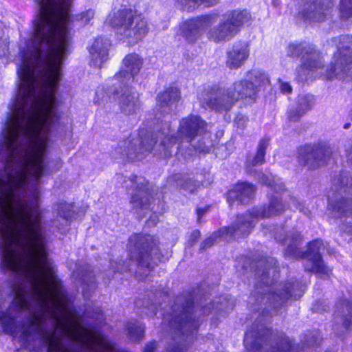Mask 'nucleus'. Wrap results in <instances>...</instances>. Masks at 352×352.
Returning a JSON list of instances; mask_svg holds the SVG:
<instances>
[{"label":"nucleus","mask_w":352,"mask_h":352,"mask_svg":"<svg viewBox=\"0 0 352 352\" xmlns=\"http://www.w3.org/2000/svg\"><path fill=\"white\" fill-rule=\"evenodd\" d=\"M126 331L131 340L139 341L143 338L144 325L140 322L130 321L126 324Z\"/></svg>","instance_id":"28"},{"label":"nucleus","mask_w":352,"mask_h":352,"mask_svg":"<svg viewBox=\"0 0 352 352\" xmlns=\"http://www.w3.org/2000/svg\"><path fill=\"white\" fill-rule=\"evenodd\" d=\"M340 15L344 20L352 16V0H340Z\"/></svg>","instance_id":"32"},{"label":"nucleus","mask_w":352,"mask_h":352,"mask_svg":"<svg viewBox=\"0 0 352 352\" xmlns=\"http://www.w3.org/2000/svg\"><path fill=\"white\" fill-rule=\"evenodd\" d=\"M305 289L306 285L301 282L295 280L287 283V300L299 299L303 295Z\"/></svg>","instance_id":"30"},{"label":"nucleus","mask_w":352,"mask_h":352,"mask_svg":"<svg viewBox=\"0 0 352 352\" xmlns=\"http://www.w3.org/2000/svg\"><path fill=\"white\" fill-rule=\"evenodd\" d=\"M129 181L132 185H137L135 193L131 194V203L133 208L147 209L149 205V198L147 192L148 188L143 186L144 179L133 175Z\"/></svg>","instance_id":"23"},{"label":"nucleus","mask_w":352,"mask_h":352,"mask_svg":"<svg viewBox=\"0 0 352 352\" xmlns=\"http://www.w3.org/2000/svg\"><path fill=\"white\" fill-rule=\"evenodd\" d=\"M216 20L215 14H208L186 21L181 25L182 34L188 42H195L204 31L214 23Z\"/></svg>","instance_id":"14"},{"label":"nucleus","mask_w":352,"mask_h":352,"mask_svg":"<svg viewBox=\"0 0 352 352\" xmlns=\"http://www.w3.org/2000/svg\"><path fill=\"white\" fill-rule=\"evenodd\" d=\"M120 96L119 105L122 113L126 115L135 113L140 107V104L136 93L129 89V86L124 87L119 84Z\"/></svg>","instance_id":"21"},{"label":"nucleus","mask_w":352,"mask_h":352,"mask_svg":"<svg viewBox=\"0 0 352 352\" xmlns=\"http://www.w3.org/2000/svg\"><path fill=\"white\" fill-rule=\"evenodd\" d=\"M255 192V187L251 184L241 182L236 184L228 193V201L231 206L235 201L241 204L248 203Z\"/></svg>","instance_id":"22"},{"label":"nucleus","mask_w":352,"mask_h":352,"mask_svg":"<svg viewBox=\"0 0 352 352\" xmlns=\"http://www.w3.org/2000/svg\"><path fill=\"white\" fill-rule=\"evenodd\" d=\"M73 205L67 203H60L57 204V214L60 218L65 221V224L67 225L69 219L72 216Z\"/></svg>","instance_id":"31"},{"label":"nucleus","mask_w":352,"mask_h":352,"mask_svg":"<svg viewBox=\"0 0 352 352\" xmlns=\"http://www.w3.org/2000/svg\"><path fill=\"white\" fill-rule=\"evenodd\" d=\"M266 298L270 300V302L273 304L275 309H278L281 305L282 302H283V298L284 297L282 296L281 294H278L276 293L272 292L268 293L267 294H264V298Z\"/></svg>","instance_id":"34"},{"label":"nucleus","mask_w":352,"mask_h":352,"mask_svg":"<svg viewBox=\"0 0 352 352\" xmlns=\"http://www.w3.org/2000/svg\"><path fill=\"white\" fill-rule=\"evenodd\" d=\"M155 217H156V216L151 217V218L149 219V220L148 221V223L149 225H151V223L153 225L156 224Z\"/></svg>","instance_id":"48"},{"label":"nucleus","mask_w":352,"mask_h":352,"mask_svg":"<svg viewBox=\"0 0 352 352\" xmlns=\"http://www.w3.org/2000/svg\"><path fill=\"white\" fill-rule=\"evenodd\" d=\"M270 83L268 76L258 70L248 73L247 79L236 81L228 88L218 85H207L198 94L202 107L219 113L229 111L236 102L244 100L248 102L255 101L257 86Z\"/></svg>","instance_id":"3"},{"label":"nucleus","mask_w":352,"mask_h":352,"mask_svg":"<svg viewBox=\"0 0 352 352\" xmlns=\"http://www.w3.org/2000/svg\"><path fill=\"white\" fill-rule=\"evenodd\" d=\"M342 229L344 233L352 234V219L343 224Z\"/></svg>","instance_id":"39"},{"label":"nucleus","mask_w":352,"mask_h":352,"mask_svg":"<svg viewBox=\"0 0 352 352\" xmlns=\"http://www.w3.org/2000/svg\"><path fill=\"white\" fill-rule=\"evenodd\" d=\"M157 349V342L153 341L148 343L144 349V352H155V350Z\"/></svg>","instance_id":"40"},{"label":"nucleus","mask_w":352,"mask_h":352,"mask_svg":"<svg viewBox=\"0 0 352 352\" xmlns=\"http://www.w3.org/2000/svg\"><path fill=\"white\" fill-rule=\"evenodd\" d=\"M192 304L190 296H177L171 308V314L165 315L163 319L170 330L174 329L182 336H186V341L188 342L194 338L199 326V320L195 315Z\"/></svg>","instance_id":"7"},{"label":"nucleus","mask_w":352,"mask_h":352,"mask_svg":"<svg viewBox=\"0 0 352 352\" xmlns=\"http://www.w3.org/2000/svg\"><path fill=\"white\" fill-rule=\"evenodd\" d=\"M69 52H20L15 99L0 134V254L13 274V299L0 298L1 327H60L76 314L48 259L41 177L58 122L56 92Z\"/></svg>","instance_id":"1"},{"label":"nucleus","mask_w":352,"mask_h":352,"mask_svg":"<svg viewBox=\"0 0 352 352\" xmlns=\"http://www.w3.org/2000/svg\"><path fill=\"white\" fill-rule=\"evenodd\" d=\"M344 306L348 311V314L344 316L342 328L346 331H351L352 329V302L346 301Z\"/></svg>","instance_id":"33"},{"label":"nucleus","mask_w":352,"mask_h":352,"mask_svg":"<svg viewBox=\"0 0 352 352\" xmlns=\"http://www.w3.org/2000/svg\"><path fill=\"white\" fill-rule=\"evenodd\" d=\"M162 124L156 137L141 129L138 134L124 141L117 152L132 162L144 159L153 151L154 155L164 158L170 157L177 153L180 142H191L196 136L205 133L207 128L206 122L200 116L194 115L182 119L177 136L170 137L169 123L165 122Z\"/></svg>","instance_id":"2"},{"label":"nucleus","mask_w":352,"mask_h":352,"mask_svg":"<svg viewBox=\"0 0 352 352\" xmlns=\"http://www.w3.org/2000/svg\"><path fill=\"white\" fill-rule=\"evenodd\" d=\"M270 144L269 139L263 138L260 140L256 153L252 159H248V163L252 166L261 165L265 162V151Z\"/></svg>","instance_id":"27"},{"label":"nucleus","mask_w":352,"mask_h":352,"mask_svg":"<svg viewBox=\"0 0 352 352\" xmlns=\"http://www.w3.org/2000/svg\"><path fill=\"white\" fill-rule=\"evenodd\" d=\"M211 307H204L202 309L203 314H208L210 311Z\"/></svg>","instance_id":"49"},{"label":"nucleus","mask_w":352,"mask_h":352,"mask_svg":"<svg viewBox=\"0 0 352 352\" xmlns=\"http://www.w3.org/2000/svg\"><path fill=\"white\" fill-rule=\"evenodd\" d=\"M331 7L330 0H309L300 15L305 21L321 22L329 14Z\"/></svg>","instance_id":"16"},{"label":"nucleus","mask_w":352,"mask_h":352,"mask_svg":"<svg viewBox=\"0 0 352 352\" xmlns=\"http://www.w3.org/2000/svg\"><path fill=\"white\" fill-rule=\"evenodd\" d=\"M111 267L113 269V270L117 271V272H122L124 271L131 270L129 267L124 266L123 264H120V263H119L118 265H117L116 263H111Z\"/></svg>","instance_id":"37"},{"label":"nucleus","mask_w":352,"mask_h":352,"mask_svg":"<svg viewBox=\"0 0 352 352\" xmlns=\"http://www.w3.org/2000/svg\"><path fill=\"white\" fill-rule=\"evenodd\" d=\"M181 98L180 91L177 87H170L160 94L157 98V109L158 113L156 114L157 120H160V114L169 113L174 105Z\"/></svg>","instance_id":"20"},{"label":"nucleus","mask_w":352,"mask_h":352,"mask_svg":"<svg viewBox=\"0 0 352 352\" xmlns=\"http://www.w3.org/2000/svg\"><path fill=\"white\" fill-rule=\"evenodd\" d=\"M284 89H285V87H284V85H283L282 90L284 91Z\"/></svg>","instance_id":"53"},{"label":"nucleus","mask_w":352,"mask_h":352,"mask_svg":"<svg viewBox=\"0 0 352 352\" xmlns=\"http://www.w3.org/2000/svg\"><path fill=\"white\" fill-rule=\"evenodd\" d=\"M206 211H207V209H206V208H198L197 210L198 219H200L202 216H204V214L206 212Z\"/></svg>","instance_id":"44"},{"label":"nucleus","mask_w":352,"mask_h":352,"mask_svg":"<svg viewBox=\"0 0 352 352\" xmlns=\"http://www.w3.org/2000/svg\"><path fill=\"white\" fill-rule=\"evenodd\" d=\"M120 94L117 87L98 88L96 92L94 102L98 105L104 104Z\"/></svg>","instance_id":"26"},{"label":"nucleus","mask_w":352,"mask_h":352,"mask_svg":"<svg viewBox=\"0 0 352 352\" xmlns=\"http://www.w3.org/2000/svg\"><path fill=\"white\" fill-rule=\"evenodd\" d=\"M167 352H185L179 346L168 349Z\"/></svg>","instance_id":"45"},{"label":"nucleus","mask_w":352,"mask_h":352,"mask_svg":"<svg viewBox=\"0 0 352 352\" xmlns=\"http://www.w3.org/2000/svg\"><path fill=\"white\" fill-rule=\"evenodd\" d=\"M247 120H248V119L246 118V117H245L242 115L237 116L235 119V122H236L237 126L239 127H241V128L245 127V124Z\"/></svg>","instance_id":"38"},{"label":"nucleus","mask_w":352,"mask_h":352,"mask_svg":"<svg viewBox=\"0 0 352 352\" xmlns=\"http://www.w3.org/2000/svg\"><path fill=\"white\" fill-rule=\"evenodd\" d=\"M94 11L91 9H89L80 13L77 16V19L84 25L88 24L89 23L90 21L94 18Z\"/></svg>","instance_id":"35"},{"label":"nucleus","mask_w":352,"mask_h":352,"mask_svg":"<svg viewBox=\"0 0 352 352\" xmlns=\"http://www.w3.org/2000/svg\"><path fill=\"white\" fill-rule=\"evenodd\" d=\"M301 242L299 232H295L289 236V243L287 244V257L301 258L303 261L305 270L313 272L322 278L329 276L331 270L324 264L321 254L324 251L325 245L320 239L310 242L306 252H301L298 245Z\"/></svg>","instance_id":"6"},{"label":"nucleus","mask_w":352,"mask_h":352,"mask_svg":"<svg viewBox=\"0 0 352 352\" xmlns=\"http://www.w3.org/2000/svg\"><path fill=\"white\" fill-rule=\"evenodd\" d=\"M217 304V305L215 307V309L217 310V311H220L223 308H226V307L223 305V303L221 302H216Z\"/></svg>","instance_id":"47"},{"label":"nucleus","mask_w":352,"mask_h":352,"mask_svg":"<svg viewBox=\"0 0 352 352\" xmlns=\"http://www.w3.org/2000/svg\"><path fill=\"white\" fill-rule=\"evenodd\" d=\"M110 41L107 38L98 37L89 45L90 64L100 67L108 60Z\"/></svg>","instance_id":"18"},{"label":"nucleus","mask_w":352,"mask_h":352,"mask_svg":"<svg viewBox=\"0 0 352 352\" xmlns=\"http://www.w3.org/2000/svg\"><path fill=\"white\" fill-rule=\"evenodd\" d=\"M349 126H350V124L349 123L345 124L344 126V129H348Z\"/></svg>","instance_id":"51"},{"label":"nucleus","mask_w":352,"mask_h":352,"mask_svg":"<svg viewBox=\"0 0 352 352\" xmlns=\"http://www.w3.org/2000/svg\"><path fill=\"white\" fill-rule=\"evenodd\" d=\"M143 59L137 54H127L122 60L120 70L115 75L114 80L124 87L130 86L134 77L140 72Z\"/></svg>","instance_id":"15"},{"label":"nucleus","mask_w":352,"mask_h":352,"mask_svg":"<svg viewBox=\"0 0 352 352\" xmlns=\"http://www.w3.org/2000/svg\"><path fill=\"white\" fill-rule=\"evenodd\" d=\"M347 162L352 166V145L346 150Z\"/></svg>","instance_id":"43"},{"label":"nucleus","mask_w":352,"mask_h":352,"mask_svg":"<svg viewBox=\"0 0 352 352\" xmlns=\"http://www.w3.org/2000/svg\"><path fill=\"white\" fill-rule=\"evenodd\" d=\"M315 104L314 96L310 94L298 98L296 107L289 114V120L297 121L310 110Z\"/></svg>","instance_id":"24"},{"label":"nucleus","mask_w":352,"mask_h":352,"mask_svg":"<svg viewBox=\"0 0 352 352\" xmlns=\"http://www.w3.org/2000/svg\"><path fill=\"white\" fill-rule=\"evenodd\" d=\"M283 210V205L276 197L273 199L267 207L253 208L246 214L238 215L235 222L228 227H225L212 234L201 244V249L212 246L217 237L225 240L236 239L248 236L252 230L255 223L261 219L268 218L278 214Z\"/></svg>","instance_id":"4"},{"label":"nucleus","mask_w":352,"mask_h":352,"mask_svg":"<svg viewBox=\"0 0 352 352\" xmlns=\"http://www.w3.org/2000/svg\"><path fill=\"white\" fill-rule=\"evenodd\" d=\"M168 182L169 184L180 187L190 193L194 192L200 187V184L198 181L193 180L188 175L181 173L171 175L168 177Z\"/></svg>","instance_id":"25"},{"label":"nucleus","mask_w":352,"mask_h":352,"mask_svg":"<svg viewBox=\"0 0 352 352\" xmlns=\"http://www.w3.org/2000/svg\"><path fill=\"white\" fill-rule=\"evenodd\" d=\"M261 182L265 185H270V183L268 182V179L266 176H263L261 179Z\"/></svg>","instance_id":"46"},{"label":"nucleus","mask_w":352,"mask_h":352,"mask_svg":"<svg viewBox=\"0 0 352 352\" xmlns=\"http://www.w3.org/2000/svg\"><path fill=\"white\" fill-rule=\"evenodd\" d=\"M201 233L198 230H193L190 236V241L192 245L195 243L200 237Z\"/></svg>","instance_id":"41"},{"label":"nucleus","mask_w":352,"mask_h":352,"mask_svg":"<svg viewBox=\"0 0 352 352\" xmlns=\"http://www.w3.org/2000/svg\"><path fill=\"white\" fill-rule=\"evenodd\" d=\"M331 195H328L329 208L336 218L347 217L352 213V199L344 196L352 192V175L341 172L332 181Z\"/></svg>","instance_id":"9"},{"label":"nucleus","mask_w":352,"mask_h":352,"mask_svg":"<svg viewBox=\"0 0 352 352\" xmlns=\"http://www.w3.org/2000/svg\"><path fill=\"white\" fill-rule=\"evenodd\" d=\"M287 55L301 56V67L299 77L302 80H309L312 78H319L324 63L320 52L311 44H291L287 47Z\"/></svg>","instance_id":"10"},{"label":"nucleus","mask_w":352,"mask_h":352,"mask_svg":"<svg viewBox=\"0 0 352 352\" xmlns=\"http://www.w3.org/2000/svg\"><path fill=\"white\" fill-rule=\"evenodd\" d=\"M218 1L219 0H181L179 6L181 10L186 12H192L201 5H204L205 7H209L214 6Z\"/></svg>","instance_id":"29"},{"label":"nucleus","mask_w":352,"mask_h":352,"mask_svg":"<svg viewBox=\"0 0 352 352\" xmlns=\"http://www.w3.org/2000/svg\"><path fill=\"white\" fill-rule=\"evenodd\" d=\"M333 42L338 52L334 55L335 62L327 71V77L340 79L352 78V36L342 35L334 38Z\"/></svg>","instance_id":"11"},{"label":"nucleus","mask_w":352,"mask_h":352,"mask_svg":"<svg viewBox=\"0 0 352 352\" xmlns=\"http://www.w3.org/2000/svg\"><path fill=\"white\" fill-rule=\"evenodd\" d=\"M287 205L291 210H299L300 212H303L302 204L295 197H290L289 200H287Z\"/></svg>","instance_id":"36"},{"label":"nucleus","mask_w":352,"mask_h":352,"mask_svg":"<svg viewBox=\"0 0 352 352\" xmlns=\"http://www.w3.org/2000/svg\"><path fill=\"white\" fill-rule=\"evenodd\" d=\"M247 17L245 10L228 11L219 23L208 31V38L215 43L230 41L239 32Z\"/></svg>","instance_id":"12"},{"label":"nucleus","mask_w":352,"mask_h":352,"mask_svg":"<svg viewBox=\"0 0 352 352\" xmlns=\"http://www.w3.org/2000/svg\"><path fill=\"white\" fill-rule=\"evenodd\" d=\"M292 87L287 83V94H290L292 92Z\"/></svg>","instance_id":"50"},{"label":"nucleus","mask_w":352,"mask_h":352,"mask_svg":"<svg viewBox=\"0 0 352 352\" xmlns=\"http://www.w3.org/2000/svg\"><path fill=\"white\" fill-rule=\"evenodd\" d=\"M107 22L117 30L120 40L129 45L138 43L148 32L146 20L131 8L113 10L109 14Z\"/></svg>","instance_id":"5"},{"label":"nucleus","mask_w":352,"mask_h":352,"mask_svg":"<svg viewBox=\"0 0 352 352\" xmlns=\"http://www.w3.org/2000/svg\"><path fill=\"white\" fill-rule=\"evenodd\" d=\"M244 344L249 352H285L282 343L276 342L274 346L265 342L262 337L252 330L248 331L244 338Z\"/></svg>","instance_id":"17"},{"label":"nucleus","mask_w":352,"mask_h":352,"mask_svg":"<svg viewBox=\"0 0 352 352\" xmlns=\"http://www.w3.org/2000/svg\"><path fill=\"white\" fill-rule=\"evenodd\" d=\"M157 241L150 234H133L129 239L127 250L131 260L148 272L160 261Z\"/></svg>","instance_id":"8"},{"label":"nucleus","mask_w":352,"mask_h":352,"mask_svg":"<svg viewBox=\"0 0 352 352\" xmlns=\"http://www.w3.org/2000/svg\"><path fill=\"white\" fill-rule=\"evenodd\" d=\"M128 187H129V185L126 184V188H128Z\"/></svg>","instance_id":"54"},{"label":"nucleus","mask_w":352,"mask_h":352,"mask_svg":"<svg viewBox=\"0 0 352 352\" xmlns=\"http://www.w3.org/2000/svg\"><path fill=\"white\" fill-rule=\"evenodd\" d=\"M157 309V306L154 304H152V305L148 306L147 307H146L145 314L148 315V316L156 315L157 314V312H156Z\"/></svg>","instance_id":"42"},{"label":"nucleus","mask_w":352,"mask_h":352,"mask_svg":"<svg viewBox=\"0 0 352 352\" xmlns=\"http://www.w3.org/2000/svg\"><path fill=\"white\" fill-rule=\"evenodd\" d=\"M331 154V147L325 143L307 144L299 148L298 162L309 170H315L324 166Z\"/></svg>","instance_id":"13"},{"label":"nucleus","mask_w":352,"mask_h":352,"mask_svg":"<svg viewBox=\"0 0 352 352\" xmlns=\"http://www.w3.org/2000/svg\"><path fill=\"white\" fill-rule=\"evenodd\" d=\"M250 56L248 45L245 42L234 43L226 53V65L230 69L242 67Z\"/></svg>","instance_id":"19"},{"label":"nucleus","mask_w":352,"mask_h":352,"mask_svg":"<svg viewBox=\"0 0 352 352\" xmlns=\"http://www.w3.org/2000/svg\"><path fill=\"white\" fill-rule=\"evenodd\" d=\"M349 117L351 118V119L352 120V111L350 112L349 113Z\"/></svg>","instance_id":"52"}]
</instances>
